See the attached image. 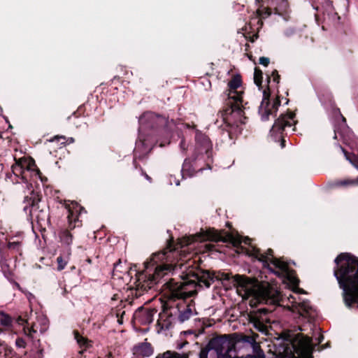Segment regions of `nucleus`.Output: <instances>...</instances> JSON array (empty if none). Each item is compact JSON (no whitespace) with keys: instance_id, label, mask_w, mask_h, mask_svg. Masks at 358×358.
I'll return each instance as SVG.
<instances>
[{"instance_id":"obj_35","label":"nucleus","mask_w":358,"mask_h":358,"mask_svg":"<svg viewBox=\"0 0 358 358\" xmlns=\"http://www.w3.org/2000/svg\"><path fill=\"white\" fill-rule=\"evenodd\" d=\"M65 140H66L65 136H55V137L51 138L50 140V142H55V141L60 142L61 145H64V144H65Z\"/></svg>"},{"instance_id":"obj_29","label":"nucleus","mask_w":358,"mask_h":358,"mask_svg":"<svg viewBox=\"0 0 358 358\" xmlns=\"http://www.w3.org/2000/svg\"><path fill=\"white\" fill-rule=\"evenodd\" d=\"M57 271H62L65 266L67 264V260L65 259L62 255H59L57 258Z\"/></svg>"},{"instance_id":"obj_4","label":"nucleus","mask_w":358,"mask_h":358,"mask_svg":"<svg viewBox=\"0 0 358 358\" xmlns=\"http://www.w3.org/2000/svg\"><path fill=\"white\" fill-rule=\"evenodd\" d=\"M334 268L338 287L346 307L358 306V257L348 252L340 253L334 259Z\"/></svg>"},{"instance_id":"obj_5","label":"nucleus","mask_w":358,"mask_h":358,"mask_svg":"<svg viewBox=\"0 0 358 358\" xmlns=\"http://www.w3.org/2000/svg\"><path fill=\"white\" fill-rule=\"evenodd\" d=\"M43 199L39 188L32 189L27 194H25L23 203H24V211L29 210V217L32 222H36L41 228V231H45V224H49L50 215L49 213L41 208V202Z\"/></svg>"},{"instance_id":"obj_51","label":"nucleus","mask_w":358,"mask_h":358,"mask_svg":"<svg viewBox=\"0 0 358 358\" xmlns=\"http://www.w3.org/2000/svg\"><path fill=\"white\" fill-rule=\"evenodd\" d=\"M180 148L183 150H186V148H185V143L183 140H182L180 143Z\"/></svg>"},{"instance_id":"obj_1","label":"nucleus","mask_w":358,"mask_h":358,"mask_svg":"<svg viewBox=\"0 0 358 358\" xmlns=\"http://www.w3.org/2000/svg\"><path fill=\"white\" fill-rule=\"evenodd\" d=\"M224 230L217 231L214 228L201 231L192 237H183L175 243L173 238H171L165 248L162 251L153 253L144 263V268L141 271H136L134 281L135 289L132 294L136 298L140 297L155 285L169 273H175L178 268L184 270L180 275L182 281H176L173 278L167 280L164 285L169 292L170 298L176 299H186L197 294L198 288L203 287L208 288L214 282L216 276L215 273L207 270H202L199 266H194V261L189 258L182 259L185 255L186 246L194 241H214L227 243V237Z\"/></svg>"},{"instance_id":"obj_43","label":"nucleus","mask_w":358,"mask_h":358,"mask_svg":"<svg viewBox=\"0 0 358 358\" xmlns=\"http://www.w3.org/2000/svg\"><path fill=\"white\" fill-rule=\"evenodd\" d=\"M298 353V357H296L294 356V355H292V358H313V357L311 355H308L306 354V352H297Z\"/></svg>"},{"instance_id":"obj_30","label":"nucleus","mask_w":358,"mask_h":358,"mask_svg":"<svg viewBox=\"0 0 358 358\" xmlns=\"http://www.w3.org/2000/svg\"><path fill=\"white\" fill-rule=\"evenodd\" d=\"M9 143V141H6L4 138H3L1 134L0 133V155L3 153V151L6 150V145Z\"/></svg>"},{"instance_id":"obj_24","label":"nucleus","mask_w":358,"mask_h":358,"mask_svg":"<svg viewBox=\"0 0 358 358\" xmlns=\"http://www.w3.org/2000/svg\"><path fill=\"white\" fill-rule=\"evenodd\" d=\"M13 322L14 318L10 315L3 312L0 313V324L1 326L4 327L6 329H11Z\"/></svg>"},{"instance_id":"obj_9","label":"nucleus","mask_w":358,"mask_h":358,"mask_svg":"<svg viewBox=\"0 0 358 358\" xmlns=\"http://www.w3.org/2000/svg\"><path fill=\"white\" fill-rule=\"evenodd\" d=\"M77 208H78V209L76 208L75 210L69 208V215L67 216L69 227L66 229H61L59 233L60 243L66 247H69L73 243V235L71 233V230L76 227L82 225L81 221L79 220L78 214H80L82 211L86 213L83 207L79 206H77Z\"/></svg>"},{"instance_id":"obj_37","label":"nucleus","mask_w":358,"mask_h":358,"mask_svg":"<svg viewBox=\"0 0 358 358\" xmlns=\"http://www.w3.org/2000/svg\"><path fill=\"white\" fill-rule=\"evenodd\" d=\"M245 358H265V355L264 352L260 350L259 352H257L256 355H248L246 356Z\"/></svg>"},{"instance_id":"obj_15","label":"nucleus","mask_w":358,"mask_h":358,"mask_svg":"<svg viewBox=\"0 0 358 358\" xmlns=\"http://www.w3.org/2000/svg\"><path fill=\"white\" fill-rule=\"evenodd\" d=\"M257 3L259 4V7L256 10L257 17L255 20H257V24L260 26V27L263 25V22L262 20V18H266L269 17L272 13V7H274L276 13H278V8L276 6L275 3H273V0H266L264 1L263 0H256Z\"/></svg>"},{"instance_id":"obj_13","label":"nucleus","mask_w":358,"mask_h":358,"mask_svg":"<svg viewBox=\"0 0 358 358\" xmlns=\"http://www.w3.org/2000/svg\"><path fill=\"white\" fill-rule=\"evenodd\" d=\"M152 150V147L148 143L146 140H139V141L136 142L133 157V166L134 169L140 170L141 166L137 161L146 159Z\"/></svg>"},{"instance_id":"obj_10","label":"nucleus","mask_w":358,"mask_h":358,"mask_svg":"<svg viewBox=\"0 0 358 358\" xmlns=\"http://www.w3.org/2000/svg\"><path fill=\"white\" fill-rule=\"evenodd\" d=\"M270 96L271 91L268 85L266 89L263 91V98L258 110L262 121L268 120L270 115L275 116L280 106V96L278 95L272 103H271Z\"/></svg>"},{"instance_id":"obj_2","label":"nucleus","mask_w":358,"mask_h":358,"mask_svg":"<svg viewBox=\"0 0 358 358\" xmlns=\"http://www.w3.org/2000/svg\"><path fill=\"white\" fill-rule=\"evenodd\" d=\"M242 85L241 75L234 76L228 83V100L222 110L224 124L221 126L222 141L227 138L234 143L235 139L241 134L247 117L245 116L243 106V91L237 90Z\"/></svg>"},{"instance_id":"obj_20","label":"nucleus","mask_w":358,"mask_h":358,"mask_svg":"<svg viewBox=\"0 0 358 358\" xmlns=\"http://www.w3.org/2000/svg\"><path fill=\"white\" fill-rule=\"evenodd\" d=\"M180 313L178 315V321L184 322L188 320L192 315L193 310L194 309V302L191 300L189 303H186L184 301L179 303Z\"/></svg>"},{"instance_id":"obj_27","label":"nucleus","mask_w":358,"mask_h":358,"mask_svg":"<svg viewBox=\"0 0 358 358\" xmlns=\"http://www.w3.org/2000/svg\"><path fill=\"white\" fill-rule=\"evenodd\" d=\"M227 350L225 352L222 351L220 355H217V358H232L230 352L235 350V343L233 342L230 345H229L227 348Z\"/></svg>"},{"instance_id":"obj_6","label":"nucleus","mask_w":358,"mask_h":358,"mask_svg":"<svg viewBox=\"0 0 358 358\" xmlns=\"http://www.w3.org/2000/svg\"><path fill=\"white\" fill-rule=\"evenodd\" d=\"M139 122L145 128L155 131L157 135L166 136H170L177 127L176 120H169L166 117L152 112L143 113Z\"/></svg>"},{"instance_id":"obj_28","label":"nucleus","mask_w":358,"mask_h":358,"mask_svg":"<svg viewBox=\"0 0 358 358\" xmlns=\"http://www.w3.org/2000/svg\"><path fill=\"white\" fill-rule=\"evenodd\" d=\"M4 356L6 358H21L14 352L12 348L8 346L4 348Z\"/></svg>"},{"instance_id":"obj_12","label":"nucleus","mask_w":358,"mask_h":358,"mask_svg":"<svg viewBox=\"0 0 358 358\" xmlns=\"http://www.w3.org/2000/svg\"><path fill=\"white\" fill-rule=\"evenodd\" d=\"M270 262L275 266V268L278 269V271H275L269 266V267L267 268L271 271V272L273 273L275 275L280 278H285L287 279L295 285H299V279L291 275V273L293 272V271L290 270L287 262L278 258H273L270 260Z\"/></svg>"},{"instance_id":"obj_11","label":"nucleus","mask_w":358,"mask_h":358,"mask_svg":"<svg viewBox=\"0 0 358 358\" xmlns=\"http://www.w3.org/2000/svg\"><path fill=\"white\" fill-rule=\"evenodd\" d=\"M180 311L179 303L175 306H169L168 303L164 304L162 310L159 314L157 325L161 329H169L178 320Z\"/></svg>"},{"instance_id":"obj_32","label":"nucleus","mask_w":358,"mask_h":358,"mask_svg":"<svg viewBox=\"0 0 358 358\" xmlns=\"http://www.w3.org/2000/svg\"><path fill=\"white\" fill-rule=\"evenodd\" d=\"M8 248L10 250H14L16 251H19L20 248V242L19 241H13L8 243Z\"/></svg>"},{"instance_id":"obj_36","label":"nucleus","mask_w":358,"mask_h":358,"mask_svg":"<svg viewBox=\"0 0 358 358\" xmlns=\"http://www.w3.org/2000/svg\"><path fill=\"white\" fill-rule=\"evenodd\" d=\"M15 344L19 348H24L26 347V341L23 338L18 337L15 341Z\"/></svg>"},{"instance_id":"obj_46","label":"nucleus","mask_w":358,"mask_h":358,"mask_svg":"<svg viewBox=\"0 0 358 358\" xmlns=\"http://www.w3.org/2000/svg\"><path fill=\"white\" fill-rule=\"evenodd\" d=\"M122 262H121V259H118L115 264H114V267H113V275H115V272L117 271V267L121 264Z\"/></svg>"},{"instance_id":"obj_14","label":"nucleus","mask_w":358,"mask_h":358,"mask_svg":"<svg viewBox=\"0 0 358 358\" xmlns=\"http://www.w3.org/2000/svg\"><path fill=\"white\" fill-rule=\"evenodd\" d=\"M234 341L230 339V335L224 334L215 336L210 339L207 345L203 348L207 352L214 350L217 355H220L222 351Z\"/></svg>"},{"instance_id":"obj_54","label":"nucleus","mask_w":358,"mask_h":358,"mask_svg":"<svg viewBox=\"0 0 358 358\" xmlns=\"http://www.w3.org/2000/svg\"><path fill=\"white\" fill-rule=\"evenodd\" d=\"M3 331V330L1 329H0V334Z\"/></svg>"},{"instance_id":"obj_19","label":"nucleus","mask_w":358,"mask_h":358,"mask_svg":"<svg viewBox=\"0 0 358 358\" xmlns=\"http://www.w3.org/2000/svg\"><path fill=\"white\" fill-rule=\"evenodd\" d=\"M343 152L348 159L357 169H358V156L354 153H350L346 151L344 148H342ZM338 186H348V185H358V178L355 180H339L336 182Z\"/></svg>"},{"instance_id":"obj_21","label":"nucleus","mask_w":358,"mask_h":358,"mask_svg":"<svg viewBox=\"0 0 358 358\" xmlns=\"http://www.w3.org/2000/svg\"><path fill=\"white\" fill-rule=\"evenodd\" d=\"M154 349L150 343H141L134 348V354L142 357H150L153 354Z\"/></svg>"},{"instance_id":"obj_42","label":"nucleus","mask_w":358,"mask_h":358,"mask_svg":"<svg viewBox=\"0 0 358 358\" xmlns=\"http://www.w3.org/2000/svg\"><path fill=\"white\" fill-rule=\"evenodd\" d=\"M205 248L206 251L208 252L217 251L216 245L213 243H206L205 245Z\"/></svg>"},{"instance_id":"obj_55","label":"nucleus","mask_w":358,"mask_h":358,"mask_svg":"<svg viewBox=\"0 0 358 358\" xmlns=\"http://www.w3.org/2000/svg\"><path fill=\"white\" fill-rule=\"evenodd\" d=\"M1 345V344L0 343V345Z\"/></svg>"},{"instance_id":"obj_47","label":"nucleus","mask_w":358,"mask_h":358,"mask_svg":"<svg viewBox=\"0 0 358 358\" xmlns=\"http://www.w3.org/2000/svg\"><path fill=\"white\" fill-rule=\"evenodd\" d=\"M175 358H189V353L180 354L175 352Z\"/></svg>"},{"instance_id":"obj_17","label":"nucleus","mask_w":358,"mask_h":358,"mask_svg":"<svg viewBox=\"0 0 358 358\" xmlns=\"http://www.w3.org/2000/svg\"><path fill=\"white\" fill-rule=\"evenodd\" d=\"M157 313L155 308H138L134 313L133 318L141 325L149 324L152 322L154 315Z\"/></svg>"},{"instance_id":"obj_34","label":"nucleus","mask_w":358,"mask_h":358,"mask_svg":"<svg viewBox=\"0 0 358 358\" xmlns=\"http://www.w3.org/2000/svg\"><path fill=\"white\" fill-rule=\"evenodd\" d=\"M23 331L24 332V334L27 335L28 337H30V338L32 337V334L36 332V331L34 329L33 327H27L24 326Z\"/></svg>"},{"instance_id":"obj_22","label":"nucleus","mask_w":358,"mask_h":358,"mask_svg":"<svg viewBox=\"0 0 358 358\" xmlns=\"http://www.w3.org/2000/svg\"><path fill=\"white\" fill-rule=\"evenodd\" d=\"M74 338L76 340L79 347L82 349L79 353L83 354L85 350L92 346V341L80 334L78 330L73 331Z\"/></svg>"},{"instance_id":"obj_49","label":"nucleus","mask_w":358,"mask_h":358,"mask_svg":"<svg viewBox=\"0 0 358 358\" xmlns=\"http://www.w3.org/2000/svg\"><path fill=\"white\" fill-rule=\"evenodd\" d=\"M258 37H259V35H258V34H257V33H256V34H253L252 36H248V38H249V39H248V40H249L250 42L253 43V42H255V40H257V38H258ZM246 38H248V36H246Z\"/></svg>"},{"instance_id":"obj_48","label":"nucleus","mask_w":358,"mask_h":358,"mask_svg":"<svg viewBox=\"0 0 358 358\" xmlns=\"http://www.w3.org/2000/svg\"><path fill=\"white\" fill-rule=\"evenodd\" d=\"M275 1L279 2L280 3V6L282 8H285L287 6V0H273V3Z\"/></svg>"},{"instance_id":"obj_33","label":"nucleus","mask_w":358,"mask_h":358,"mask_svg":"<svg viewBox=\"0 0 358 358\" xmlns=\"http://www.w3.org/2000/svg\"><path fill=\"white\" fill-rule=\"evenodd\" d=\"M156 358H175V352L167 350L163 354H159Z\"/></svg>"},{"instance_id":"obj_7","label":"nucleus","mask_w":358,"mask_h":358,"mask_svg":"<svg viewBox=\"0 0 358 358\" xmlns=\"http://www.w3.org/2000/svg\"><path fill=\"white\" fill-rule=\"evenodd\" d=\"M15 163L12 165L11 170L13 174L20 178L23 182L27 184L28 192L34 189L31 183H29L27 180V172H34L41 178V172L37 167L35 160L31 157H23L19 159L14 157Z\"/></svg>"},{"instance_id":"obj_53","label":"nucleus","mask_w":358,"mask_h":358,"mask_svg":"<svg viewBox=\"0 0 358 358\" xmlns=\"http://www.w3.org/2000/svg\"><path fill=\"white\" fill-rule=\"evenodd\" d=\"M270 80H271V77L269 76H267V82L268 83H270Z\"/></svg>"},{"instance_id":"obj_18","label":"nucleus","mask_w":358,"mask_h":358,"mask_svg":"<svg viewBox=\"0 0 358 358\" xmlns=\"http://www.w3.org/2000/svg\"><path fill=\"white\" fill-rule=\"evenodd\" d=\"M246 253L248 256L252 257L263 263L265 268L269 267V260L275 258L273 256V250L271 248L268 249L265 254L262 253L261 250L255 247H252L247 250Z\"/></svg>"},{"instance_id":"obj_31","label":"nucleus","mask_w":358,"mask_h":358,"mask_svg":"<svg viewBox=\"0 0 358 358\" xmlns=\"http://www.w3.org/2000/svg\"><path fill=\"white\" fill-rule=\"evenodd\" d=\"M85 112V108L84 106H80L78 107L76 111L73 112L72 116L75 117H79L83 116Z\"/></svg>"},{"instance_id":"obj_16","label":"nucleus","mask_w":358,"mask_h":358,"mask_svg":"<svg viewBox=\"0 0 358 358\" xmlns=\"http://www.w3.org/2000/svg\"><path fill=\"white\" fill-rule=\"evenodd\" d=\"M195 141L199 153L201 155L204 153L208 158L211 157L213 145L208 136L201 131H196Z\"/></svg>"},{"instance_id":"obj_52","label":"nucleus","mask_w":358,"mask_h":358,"mask_svg":"<svg viewBox=\"0 0 358 358\" xmlns=\"http://www.w3.org/2000/svg\"><path fill=\"white\" fill-rule=\"evenodd\" d=\"M187 343H188L187 342H185V343H180V344L178 345V349H181Z\"/></svg>"},{"instance_id":"obj_39","label":"nucleus","mask_w":358,"mask_h":358,"mask_svg":"<svg viewBox=\"0 0 358 358\" xmlns=\"http://www.w3.org/2000/svg\"><path fill=\"white\" fill-rule=\"evenodd\" d=\"M14 322L22 326H24V324H28L27 320L24 319L22 316H18L17 317L14 318Z\"/></svg>"},{"instance_id":"obj_26","label":"nucleus","mask_w":358,"mask_h":358,"mask_svg":"<svg viewBox=\"0 0 358 358\" xmlns=\"http://www.w3.org/2000/svg\"><path fill=\"white\" fill-rule=\"evenodd\" d=\"M263 73L259 67L255 68L254 72V83L259 87V90L262 89Z\"/></svg>"},{"instance_id":"obj_8","label":"nucleus","mask_w":358,"mask_h":358,"mask_svg":"<svg viewBox=\"0 0 358 358\" xmlns=\"http://www.w3.org/2000/svg\"><path fill=\"white\" fill-rule=\"evenodd\" d=\"M295 113L289 111L287 113H282L275 122L270 130L271 138L275 142H280V147H285L286 141L285 139V131L286 127H291L295 117Z\"/></svg>"},{"instance_id":"obj_23","label":"nucleus","mask_w":358,"mask_h":358,"mask_svg":"<svg viewBox=\"0 0 358 358\" xmlns=\"http://www.w3.org/2000/svg\"><path fill=\"white\" fill-rule=\"evenodd\" d=\"M299 311L302 316L314 317L315 315V310L308 300L300 302L299 303Z\"/></svg>"},{"instance_id":"obj_50","label":"nucleus","mask_w":358,"mask_h":358,"mask_svg":"<svg viewBox=\"0 0 358 358\" xmlns=\"http://www.w3.org/2000/svg\"><path fill=\"white\" fill-rule=\"evenodd\" d=\"M170 182H171V183H172L173 182L176 184V185H177V186L180 185V180H178L175 176H171Z\"/></svg>"},{"instance_id":"obj_40","label":"nucleus","mask_w":358,"mask_h":358,"mask_svg":"<svg viewBox=\"0 0 358 358\" xmlns=\"http://www.w3.org/2000/svg\"><path fill=\"white\" fill-rule=\"evenodd\" d=\"M259 63L264 66H267L270 63V59L268 57H261L259 59Z\"/></svg>"},{"instance_id":"obj_45","label":"nucleus","mask_w":358,"mask_h":358,"mask_svg":"<svg viewBox=\"0 0 358 358\" xmlns=\"http://www.w3.org/2000/svg\"><path fill=\"white\" fill-rule=\"evenodd\" d=\"M208 352L204 350L203 348L201 349L199 352V358H208Z\"/></svg>"},{"instance_id":"obj_38","label":"nucleus","mask_w":358,"mask_h":358,"mask_svg":"<svg viewBox=\"0 0 358 358\" xmlns=\"http://www.w3.org/2000/svg\"><path fill=\"white\" fill-rule=\"evenodd\" d=\"M271 76L273 77V80L277 83H280V76L278 74V71L276 69H274L271 73Z\"/></svg>"},{"instance_id":"obj_41","label":"nucleus","mask_w":358,"mask_h":358,"mask_svg":"<svg viewBox=\"0 0 358 358\" xmlns=\"http://www.w3.org/2000/svg\"><path fill=\"white\" fill-rule=\"evenodd\" d=\"M92 263V260L91 258L87 257L83 263L82 267L84 270H90L89 265Z\"/></svg>"},{"instance_id":"obj_25","label":"nucleus","mask_w":358,"mask_h":358,"mask_svg":"<svg viewBox=\"0 0 358 358\" xmlns=\"http://www.w3.org/2000/svg\"><path fill=\"white\" fill-rule=\"evenodd\" d=\"M194 172V170L192 169V166L191 164V162H190L189 159L186 158L184 160V162L182 164V167L181 169L182 177L184 178L185 175L191 176L193 175Z\"/></svg>"},{"instance_id":"obj_44","label":"nucleus","mask_w":358,"mask_h":358,"mask_svg":"<svg viewBox=\"0 0 358 358\" xmlns=\"http://www.w3.org/2000/svg\"><path fill=\"white\" fill-rule=\"evenodd\" d=\"M140 171H141V175L143 176L148 181H149L150 182H152V178L146 173V172L144 171V169L142 167H140Z\"/></svg>"},{"instance_id":"obj_3","label":"nucleus","mask_w":358,"mask_h":358,"mask_svg":"<svg viewBox=\"0 0 358 358\" xmlns=\"http://www.w3.org/2000/svg\"><path fill=\"white\" fill-rule=\"evenodd\" d=\"M234 281L238 287L243 290L248 296H252L259 303L266 304L267 307L258 308L255 311V317L259 322H270L269 315L275 306L280 305L282 295L280 290L266 282H259L256 279L236 275Z\"/></svg>"}]
</instances>
